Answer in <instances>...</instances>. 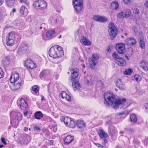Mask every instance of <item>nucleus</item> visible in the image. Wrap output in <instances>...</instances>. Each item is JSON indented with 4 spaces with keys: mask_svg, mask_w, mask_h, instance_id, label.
<instances>
[{
    "mask_svg": "<svg viewBox=\"0 0 148 148\" xmlns=\"http://www.w3.org/2000/svg\"><path fill=\"white\" fill-rule=\"evenodd\" d=\"M72 86L74 90L75 91L77 90H79L80 88V86L78 83V81L74 82H72Z\"/></svg>",
    "mask_w": 148,
    "mask_h": 148,
    "instance_id": "obj_23",
    "label": "nucleus"
},
{
    "mask_svg": "<svg viewBox=\"0 0 148 148\" xmlns=\"http://www.w3.org/2000/svg\"><path fill=\"white\" fill-rule=\"evenodd\" d=\"M55 33L54 30L49 31L47 33L46 36L47 38H50L51 37L55 34Z\"/></svg>",
    "mask_w": 148,
    "mask_h": 148,
    "instance_id": "obj_30",
    "label": "nucleus"
},
{
    "mask_svg": "<svg viewBox=\"0 0 148 148\" xmlns=\"http://www.w3.org/2000/svg\"><path fill=\"white\" fill-rule=\"evenodd\" d=\"M19 75H12L10 78V83L17 82V81L19 79Z\"/></svg>",
    "mask_w": 148,
    "mask_h": 148,
    "instance_id": "obj_18",
    "label": "nucleus"
},
{
    "mask_svg": "<svg viewBox=\"0 0 148 148\" xmlns=\"http://www.w3.org/2000/svg\"><path fill=\"white\" fill-rule=\"evenodd\" d=\"M9 85L11 89L12 90H14L18 89L20 87L21 82H16L10 83Z\"/></svg>",
    "mask_w": 148,
    "mask_h": 148,
    "instance_id": "obj_14",
    "label": "nucleus"
},
{
    "mask_svg": "<svg viewBox=\"0 0 148 148\" xmlns=\"http://www.w3.org/2000/svg\"><path fill=\"white\" fill-rule=\"evenodd\" d=\"M33 5L35 7L40 9H44L47 6V4L44 0H39L34 1Z\"/></svg>",
    "mask_w": 148,
    "mask_h": 148,
    "instance_id": "obj_6",
    "label": "nucleus"
},
{
    "mask_svg": "<svg viewBox=\"0 0 148 148\" xmlns=\"http://www.w3.org/2000/svg\"><path fill=\"white\" fill-rule=\"evenodd\" d=\"M116 49L118 53L120 54L124 53L125 51V45L123 44H116Z\"/></svg>",
    "mask_w": 148,
    "mask_h": 148,
    "instance_id": "obj_11",
    "label": "nucleus"
},
{
    "mask_svg": "<svg viewBox=\"0 0 148 148\" xmlns=\"http://www.w3.org/2000/svg\"><path fill=\"white\" fill-rule=\"evenodd\" d=\"M93 19L96 21L100 23L107 22L108 19L105 16L98 15H95L93 16Z\"/></svg>",
    "mask_w": 148,
    "mask_h": 148,
    "instance_id": "obj_10",
    "label": "nucleus"
},
{
    "mask_svg": "<svg viewBox=\"0 0 148 148\" xmlns=\"http://www.w3.org/2000/svg\"><path fill=\"white\" fill-rule=\"evenodd\" d=\"M65 99H66L68 101H70L71 100V97L70 96L68 95H66Z\"/></svg>",
    "mask_w": 148,
    "mask_h": 148,
    "instance_id": "obj_50",
    "label": "nucleus"
},
{
    "mask_svg": "<svg viewBox=\"0 0 148 148\" xmlns=\"http://www.w3.org/2000/svg\"><path fill=\"white\" fill-rule=\"evenodd\" d=\"M10 60L9 57L7 56L4 57L2 61V63L4 65H7L10 64Z\"/></svg>",
    "mask_w": 148,
    "mask_h": 148,
    "instance_id": "obj_21",
    "label": "nucleus"
},
{
    "mask_svg": "<svg viewBox=\"0 0 148 148\" xmlns=\"http://www.w3.org/2000/svg\"><path fill=\"white\" fill-rule=\"evenodd\" d=\"M76 125L79 128H82L85 126V123L82 121L78 120L77 121Z\"/></svg>",
    "mask_w": 148,
    "mask_h": 148,
    "instance_id": "obj_29",
    "label": "nucleus"
},
{
    "mask_svg": "<svg viewBox=\"0 0 148 148\" xmlns=\"http://www.w3.org/2000/svg\"><path fill=\"white\" fill-rule=\"evenodd\" d=\"M47 71L46 70H44L41 72V74H42L47 73Z\"/></svg>",
    "mask_w": 148,
    "mask_h": 148,
    "instance_id": "obj_59",
    "label": "nucleus"
},
{
    "mask_svg": "<svg viewBox=\"0 0 148 148\" xmlns=\"http://www.w3.org/2000/svg\"><path fill=\"white\" fill-rule=\"evenodd\" d=\"M6 4L9 7H12L14 3V0H6Z\"/></svg>",
    "mask_w": 148,
    "mask_h": 148,
    "instance_id": "obj_34",
    "label": "nucleus"
},
{
    "mask_svg": "<svg viewBox=\"0 0 148 148\" xmlns=\"http://www.w3.org/2000/svg\"><path fill=\"white\" fill-rule=\"evenodd\" d=\"M116 82V86L120 89L122 90L125 89L126 86L124 83L123 82L121 79H117Z\"/></svg>",
    "mask_w": 148,
    "mask_h": 148,
    "instance_id": "obj_12",
    "label": "nucleus"
},
{
    "mask_svg": "<svg viewBox=\"0 0 148 148\" xmlns=\"http://www.w3.org/2000/svg\"><path fill=\"white\" fill-rule=\"evenodd\" d=\"M45 23L42 24L41 25V26L40 27V29H41L42 28V27H44V26L45 25Z\"/></svg>",
    "mask_w": 148,
    "mask_h": 148,
    "instance_id": "obj_61",
    "label": "nucleus"
},
{
    "mask_svg": "<svg viewBox=\"0 0 148 148\" xmlns=\"http://www.w3.org/2000/svg\"><path fill=\"white\" fill-rule=\"evenodd\" d=\"M108 32H109L110 38L112 40L115 38L117 34V30L112 23H109L108 25Z\"/></svg>",
    "mask_w": 148,
    "mask_h": 148,
    "instance_id": "obj_3",
    "label": "nucleus"
},
{
    "mask_svg": "<svg viewBox=\"0 0 148 148\" xmlns=\"http://www.w3.org/2000/svg\"><path fill=\"white\" fill-rule=\"evenodd\" d=\"M49 56L53 58L61 57L64 55L62 47L59 46L55 45L52 47L49 52Z\"/></svg>",
    "mask_w": 148,
    "mask_h": 148,
    "instance_id": "obj_2",
    "label": "nucleus"
},
{
    "mask_svg": "<svg viewBox=\"0 0 148 148\" xmlns=\"http://www.w3.org/2000/svg\"><path fill=\"white\" fill-rule=\"evenodd\" d=\"M3 3V1L2 0H0V5H1Z\"/></svg>",
    "mask_w": 148,
    "mask_h": 148,
    "instance_id": "obj_64",
    "label": "nucleus"
},
{
    "mask_svg": "<svg viewBox=\"0 0 148 148\" xmlns=\"http://www.w3.org/2000/svg\"><path fill=\"white\" fill-rule=\"evenodd\" d=\"M81 42L83 45L86 46H89L91 45L90 40H88L86 38L83 36L80 40Z\"/></svg>",
    "mask_w": 148,
    "mask_h": 148,
    "instance_id": "obj_17",
    "label": "nucleus"
},
{
    "mask_svg": "<svg viewBox=\"0 0 148 148\" xmlns=\"http://www.w3.org/2000/svg\"><path fill=\"white\" fill-rule=\"evenodd\" d=\"M20 12L21 15L26 16L28 14L27 10L25 7L23 6L20 9Z\"/></svg>",
    "mask_w": 148,
    "mask_h": 148,
    "instance_id": "obj_22",
    "label": "nucleus"
},
{
    "mask_svg": "<svg viewBox=\"0 0 148 148\" xmlns=\"http://www.w3.org/2000/svg\"><path fill=\"white\" fill-rule=\"evenodd\" d=\"M15 34L13 32H10L6 37V43L8 45L11 46L14 43Z\"/></svg>",
    "mask_w": 148,
    "mask_h": 148,
    "instance_id": "obj_7",
    "label": "nucleus"
},
{
    "mask_svg": "<svg viewBox=\"0 0 148 148\" xmlns=\"http://www.w3.org/2000/svg\"><path fill=\"white\" fill-rule=\"evenodd\" d=\"M15 115L16 116L14 118V119L15 120H19L20 121L21 120L22 118V116L21 114L19 113H15Z\"/></svg>",
    "mask_w": 148,
    "mask_h": 148,
    "instance_id": "obj_37",
    "label": "nucleus"
},
{
    "mask_svg": "<svg viewBox=\"0 0 148 148\" xmlns=\"http://www.w3.org/2000/svg\"><path fill=\"white\" fill-rule=\"evenodd\" d=\"M139 42L140 47L142 49L145 47V39L143 36H141L139 39Z\"/></svg>",
    "mask_w": 148,
    "mask_h": 148,
    "instance_id": "obj_24",
    "label": "nucleus"
},
{
    "mask_svg": "<svg viewBox=\"0 0 148 148\" xmlns=\"http://www.w3.org/2000/svg\"><path fill=\"white\" fill-rule=\"evenodd\" d=\"M32 88V90L34 91L35 92H37L39 90V88L38 87L37 85L33 86Z\"/></svg>",
    "mask_w": 148,
    "mask_h": 148,
    "instance_id": "obj_44",
    "label": "nucleus"
},
{
    "mask_svg": "<svg viewBox=\"0 0 148 148\" xmlns=\"http://www.w3.org/2000/svg\"><path fill=\"white\" fill-rule=\"evenodd\" d=\"M127 113L126 111H125L123 112H121L118 113L119 115H122L124 114H126Z\"/></svg>",
    "mask_w": 148,
    "mask_h": 148,
    "instance_id": "obj_54",
    "label": "nucleus"
},
{
    "mask_svg": "<svg viewBox=\"0 0 148 148\" xmlns=\"http://www.w3.org/2000/svg\"><path fill=\"white\" fill-rule=\"evenodd\" d=\"M27 114V112L26 111L24 112V115L25 116H26Z\"/></svg>",
    "mask_w": 148,
    "mask_h": 148,
    "instance_id": "obj_62",
    "label": "nucleus"
},
{
    "mask_svg": "<svg viewBox=\"0 0 148 148\" xmlns=\"http://www.w3.org/2000/svg\"><path fill=\"white\" fill-rule=\"evenodd\" d=\"M99 59L98 55L97 54H93L92 57L89 60V64L91 68L95 69L97 63V60Z\"/></svg>",
    "mask_w": 148,
    "mask_h": 148,
    "instance_id": "obj_5",
    "label": "nucleus"
},
{
    "mask_svg": "<svg viewBox=\"0 0 148 148\" xmlns=\"http://www.w3.org/2000/svg\"><path fill=\"white\" fill-rule=\"evenodd\" d=\"M136 40L133 38H130L126 39L125 41V44L128 45H134L136 44Z\"/></svg>",
    "mask_w": 148,
    "mask_h": 148,
    "instance_id": "obj_16",
    "label": "nucleus"
},
{
    "mask_svg": "<svg viewBox=\"0 0 148 148\" xmlns=\"http://www.w3.org/2000/svg\"><path fill=\"white\" fill-rule=\"evenodd\" d=\"M79 73V69L77 68H75L72 69L70 70V72H68V74L71 73V74H78Z\"/></svg>",
    "mask_w": 148,
    "mask_h": 148,
    "instance_id": "obj_31",
    "label": "nucleus"
},
{
    "mask_svg": "<svg viewBox=\"0 0 148 148\" xmlns=\"http://www.w3.org/2000/svg\"><path fill=\"white\" fill-rule=\"evenodd\" d=\"M116 132V130L115 128H112L111 129L109 128V132L110 134L112 136H113L115 132Z\"/></svg>",
    "mask_w": 148,
    "mask_h": 148,
    "instance_id": "obj_41",
    "label": "nucleus"
},
{
    "mask_svg": "<svg viewBox=\"0 0 148 148\" xmlns=\"http://www.w3.org/2000/svg\"><path fill=\"white\" fill-rule=\"evenodd\" d=\"M5 138H1V142L4 145H6V143L5 141Z\"/></svg>",
    "mask_w": 148,
    "mask_h": 148,
    "instance_id": "obj_49",
    "label": "nucleus"
},
{
    "mask_svg": "<svg viewBox=\"0 0 148 148\" xmlns=\"http://www.w3.org/2000/svg\"><path fill=\"white\" fill-rule=\"evenodd\" d=\"M60 95L62 98H65L66 95H67V94L65 92L63 91L60 93Z\"/></svg>",
    "mask_w": 148,
    "mask_h": 148,
    "instance_id": "obj_45",
    "label": "nucleus"
},
{
    "mask_svg": "<svg viewBox=\"0 0 148 148\" xmlns=\"http://www.w3.org/2000/svg\"><path fill=\"white\" fill-rule=\"evenodd\" d=\"M43 116V114L40 111L37 112L34 114L35 118L37 119H40Z\"/></svg>",
    "mask_w": 148,
    "mask_h": 148,
    "instance_id": "obj_28",
    "label": "nucleus"
},
{
    "mask_svg": "<svg viewBox=\"0 0 148 148\" xmlns=\"http://www.w3.org/2000/svg\"><path fill=\"white\" fill-rule=\"evenodd\" d=\"M132 0H123L124 3L125 4H128L131 3Z\"/></svg>",
    "mask_w": 148,
    "mask_h": 148,
    "instance_id": "obj_48",
    "label": "nucleus"
},
{
    "mask_svg": "<svg viewBox=\"0 0 148 148\" xmlns=\"http://www.w3.org/2000/svg\"><path fill=\"white\" fill-rule=\"evenodd\" d=\"M73 5L75 10L79 12L82 10L83 7V0H73Z\"/></svg>",
    "mask_w": 148,
    "mask_h": 148,
    "instance_id": "obj_8",
    "label": "nucleus"
},
{
    "mask_svg": "<svg viewBox=\"0 0 148 148\" xmlns=\"http://www.w3.org/2000/svg\"><path fill=\"white\" fill-rule=\"evenodd\" d=\"M4 73L1 68H0V74H3Z\"/></svg>",
    "mask_w": 148,
    "mask_h": 148,
    "instance_id": "obj_58",
    "label": "nucleus"
},
{
    "mask_svg": "<svg viewBox=\"0 0 148 148\" xmlns=\"http://www.w3.org/2000/svg\"><path fill=\"white\" fill-rule=\"evenodd\" d=\"M130 121L131 122L136 123L137 121L136 115L134 114H131L130 116Z\"/></svg>",
    "mask_w": 148,
    "mask_h": 148,
    "instance_id": "obj_26",
    "label": "nucleus"
},
{
    "mask_svg": "<svg viewBox=\"0 0 148 148\" xmlns=\"http://www.w3.org/2000/svg\"><path fill=\"white\" fill-rule=\"evenodd\" d=\"M98 133L101 138H106L108 136V135L103 130H100L98 132Z\"/></svg>",
    "mask_w": 148,
    "mask_h": 148,
    "instance_id": "obj_25",
    "label": "nucleus"
},
{
    "mask_svg": "<svg viewBox=\"0 0 148 148\" xmlns=\"http://www.w3.org/2000/svg\"><path fill=\"white\" fill-rule=\"evenodd\" d=\"M78 75H71V79L73 81L77 82L79 81V78L78 77Z\"/></svg>",
    "mask_w": 148,
    "mask_h": 148,
    "instance_id": "obj_32",
    "label": "nucleus"
},
{
    "mask_svg": "<svg viewBox=\"0 0 148 148\" xmlns=\"http://www.w3.org/2000/svg\"><path fill=\"white\" fill-rule=\"evenodd\" d=\"M69 122V124H68L67 126L70 128H74L75 126V124L74 121L73 120H72L71 119L70 120V121Z\"/></svg>",
    "mask_w": 148,
    "mask_h": 148,
    "instance_id": "obj_38",
    "label": "nucleus"
},
{
    "mask_svg": "<svg viewBox=\"0 0 148 148\" xmlns=\"http://www.w3.org/2000/svg\"><path fill=\"white\" fill-rule=\"evenodd\" d=\"M26 1V0H20V1L21 3H25Z\"/></svg>",
    "mask_w": 148,
    "mask_h": 148,
    "instance_id": "obj_63",
    "label": "nucleus"
},
{
    "mask_svg": "<svg viewBox=\"0 0 148 148\" xmlns=\"http://www.w3.org/2000/svg\"><path fill=\"white\" fill-rule=\"evenodd\" d=\"M31 139V138L30 136L28 135H26L23 140V144L25 145L27 144L30 141Z\"/></svg>",
    "mask_w": 148,
    "mask_h": 148,
    "instance_id": "obj_33",
    "label": "nucleus"
},
{
    "mask_svg": "<svg viewBox=\"0 0 148 148\" xmlns=\"http://www.w3.org/2000/svg\"><path fill=\"white\" fill-rule=\"evenodd\" d=\"M144 5L147 8H148V0H146Z\"/></svg>",
    "mask_w": 148,
    "mask_h": 148,
    "instance_id": "obj_55",
    "label": "nucleus"
},
{
    "mask_svg": "<svg viewBox=\"0 0 148 148\" xmlns=\"http://www.w3.org/2000/svg\"><path fill=\"white\" fill-rule=\"evenodd\" d=\"M145 106L146 109H148V103L145 104Z\"/></svg>",
    "mask_w": 148,
    "mask_h": 148,
    "instance_id": "obj_60",
    "label": "nucleus"
},
{
    "mask_svg": "<svg viewBox=\"0 0 148 148\" xmlns=\"http://www.w3.org/2000/svg\"><path fill=\"white\" fill-rule=\"evenodd\" d=\"M28 48V47L27 45L24 44H22L20 47L18 51L23 53H25L27 51Z\"/></svg>",
    "mask_w": 148,
    "mask_h": 148,
    "instance_id": "obj_19",
    "label": "nucleus"
},
{
    "mask_svg": "<svg viewBox=\"0 0 148 148\" xmlns=\"http://www.w3.org/2000/svg\"><path fill=\"white\" fill-rule=\"evenodd\" d=\"M128 131L130 133H133L134 132V130L133 129H128Z\"/></svg>",
    "mask_w": 148,
    "mask_h": 148,
    "instance_id": "obj_57",
    "label": "nucleus"
},
{
    "mask_svg": "<svg viewBox=\"0 0 148 148\" xmlns=\"http://www.w3.org/2000/svg\"><path fill=\"white\" fill-rule=\"evenodd\" d=\"M24 65L26 67L27 69H32L35 68L36 67V64L34 62L30 59H27L25 62Z\"/></svg>",
    "mask_w": 148,
    "mask_h": 148,
    "instance_id": "obj_9",
    "label": "nucleus"
},
{
    "mask_svg": "<svg viewBox=\"0 0 148 148\" xmlns=\"http://www.w3.org/2000/svg\"><path fill=\"white\" fill-rule=\"evenodd\" d=\"M112 8L113 10H116L119 6V4L116 1H113L111 4Z\"/></svg>",
    "mask_w": 148,
    "mask_h": 148,
    "instance_id": "obj_27",
    "label": "nucleus"
},
{
    "mask_svg": "<svg viewBox=\"0 0 148 148\" xmlns=\"http://www.w3.org/2000/svg\"><path fill=\"white\" fill-rule=\"evenodd\" d=\"M112 47L111 46H109L108 47L107 51L108 52H110L111 51V50L112 49Z\"/></svg>",
    "mask_w": 148,
    "mask_h": 148,
    "instance_id": "obj_52",
    "label": "nucleus"
},
{
    "mask_svg": "<svg viewBox=\"0 0 148 148\" xmlns=\"http://www.w3.org/2000/svg\"><path fill=\"white\" fill-rule=\"evenodd\" d=\"M139 66L144 71H148V62L145 60H141L140 62Z\"/></svg>",
    "mask_w": 148,
    "mask_h": 148,
    "instance_id": "obj_13",
    "label": "nucleus"
},
{
    "mask_svg": "<svg viewBox=\"0 0 148 148\" xmlns=\"http://www.w3.org/2000/svg\"><path fill=\"white\" fill-rule=\"evenodd\" d=\"M105 101L104 103L107 106L111 105L113 108H123L124 109L127 108L129 105L125 104L126 103L125 99H117L114 98V96L111 92H106L104 95Z\"/></svg>",
    "mask_w": 148,
    "mask_h": 148,
    "instance_id": "obj_1",
    "label": "nucleus"
},
{
    "mask_svg": "<svg viewBox=\"0 0 148 148\" xmlns=\"http://www.w3.org/2000/svg\"><path fill=\"white\" fill-rule=\"evenodd\" d=\"M144 141L145 144L147 145L148 143V137L146 138Z\"/></svg>",
    "mask_w": 148,
    "mask_h": 148,
    "instance_id": "obj_56",
    "label": "nucleus"
},
{
    "mask_svg": "<svg viewBox=\"0 0 148 148\" xmlns=\"http://www.w3.org/2000/svg\"><path fill=\"white\" fill-rule=\"evenodd\" d=\"M90 78L89 77H87V84H93L94 82V80L93 79L92 77L91 78H90V79H88V78Z\"/></svg>",
    "mask_w": 148,
    "mask_h": 148,
    "instance_id": "obj_43",
    "label": "nucleus"
},
{
    "mask_svg": "<svg viewBox=\"0 0 148 148\" xmlns=\"http://www.w3.org/2000/svg\"><path fill=\"white\" fill-rule=\"evenodd\" d=\"M124 13L125 14V17H130L131 15V11L129 9H127L124 10Z\"/></svg>",
    "mask_w": 148,
    "mask_h": 148,
    "instance_id": "obj_35",
    "label": "nucleus"
},
{
    "mask_svg": "<svg viewBox=\"0 0 148 148\" xmlns=\"http://www.w3.org/2000/svg\"><path fill=\"white\" fill-rule=\"evenodd\" d=\"M34 130L39 131L40 130V128L39 127L37 126H35L34 127Z\"/></svg>",
    "mask_w": 148,
    "mask_h": 148,
    "instance_id": "obj_53",
    "label": "nucleus"
},
{
    "mask_svg": "<svg viewBox=\"0 0 148 148\" xmlns=\"http://www.w3.org/2000/svg\"><path fill=\"white\" fill-rule=\"evenodd\" d=\"M74 139L73 137L70 135L67 136L64 139L65 144L66 145L69 144L71 143Z\"/></svg>",
    "mask_w": 148,
    "mask_h": 148,
    "instance_id": "obj_20",
    "label": "nucleus"
},
{
    "mask_svg": "<svg viewBox=\"0 0 148 148\" xmlns=\"http://www.w3.org/2000/svg\"><path fill=\"white\" fill-rule=\"evenodd\" d=\"M118 18H123L125 17L124 10L119 13L117 15Z\"/></svg>",
    "mask_w": 148,
    "mask_h": 148,
    "instance_id": "obj_39",
    "label": "nucleus"
},
{
    "mask_svg": "<svg viewBox=\"0 0 148 148\" xmlns=\"http://www.w3.org/2000/svg\"><path fill=\"white\" fill-rule=\"evenodd\" d=\"M94 144L99 148H103V147L102 146L99 144L94 143Z\"/></svg>",
    "mask_w": 148,
    "mask_h": 148,
    "instance_id": "obj_51",
    "label": "nucleus"
},
{
    "mask_svg": "<svg viewBox=\"0 0 148 148\" xmlns=\"http://www.w3.org/2000/svg\"><path fill=\"white\" fill-rule=\"evenodd\" d=\"M133 12L135 14H138L139 12V10L137 8H135L133 10Z\"/></svg>",
    "mask_w": 148,
    "mask_h": 148,
    "instance_id": "obj_47",
    "label": "nucleus"
},
{
    "mask_svg": "<svg viewBox=\"0 0 148 148\" xmlns=\"http://www.w3.org/2000/svg\"><path fill=\"white\" fill-rule=\"evenodd\" d=\"M112 56L115 59L116 63L119 66H123L125 65V60L123 58L119 57L116 53L114 52L112 54Z\"/></svg>",
    "mask_w": 148,
    "mask_h": 148,
    "instance_id": "obj_4",
    "label": "nucleus"
},
{
    "mask_svg": "<svg viewBox=\"0 0 148 148\" xmlns=\"http://www.w3.org/2000/svg\"><path fill=\"white\" fill-rule=\"evenodd\" d=\"M133 73V70L130 68L126 69L124 72V74H131Z\"/></svg>",
    "mask_w": 148,
    "mask_h": 148,
    "instance_id": "obj_40",
    "label": "nucleus"
},
{
    "mask_svg": "<svg viewBox=\"0 0 148 148\" xmlns=\"http://www.w3.org/2000/svg\"><path fill=\"white\" fill-rule=\"evenodd\" d=\"M141 79V77L139 75H135L133 77H132V79L133 80H135L137 82L140 81Z\"/></svg>",
    "mask_w": 148,
    "mask_h": 148,
    "instance_id": "obj_36",
    "label": "nucleus"
},
{
    "mask_svg": "<svg viewBox=\"0 0 148 148\" xmlns=\"http://www.w3.org/2000/svg\"><path fill=\"white\" fill-rule=\"evenodd\" d=\"M97 85L98 87H100L103 86V84L101 81H99L97 83Z\"/></svg>",
    "mask_w": 148,
    "mask_h": 148,
    "instance_id": "obj_46",
    "label": "nucleus"
},
{
    "mask_svg": "<svg viewBox=\"0 0 148 148\" xmlns=\"http://www.w3.org/2000/svg\"><path fill=\"white\" fill-rule=\"evenodd\" d=\"M71 119L68 117H66L64 118V122L66 126L68 124V122H69Z\"/></svg>",
    "mask_w": 148,
    "mask_h": 148,
    "instance_id": "obj_42",
    "label": "nucleus"
},
{
    "mask_svg": "<svg viewBox=\"0 0 148 148\" xmlns=\"http://www.w3.org/2000/svg\"><path fill=\"white\" fill-rule=\"evenodd\" d=\"M18 104L22 109H24L27 107V104L24 99L21 98L19 101Z\"/></svg>",
    "mask_w": 148,
    "mask_h": 148,
    "instance_id": "obj_15",
    "label": "nucleus"
}]
</instances>
